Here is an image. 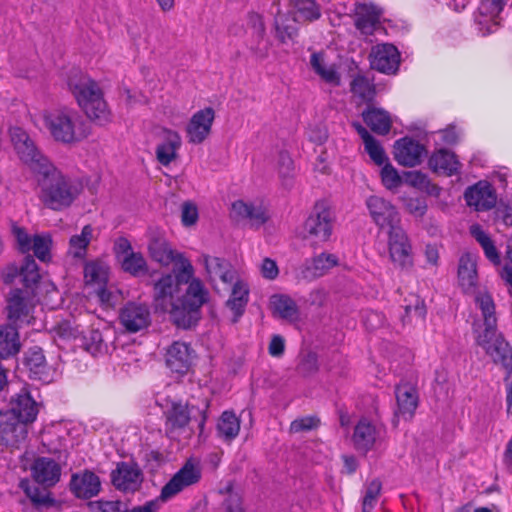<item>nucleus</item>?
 Wrapping results in <instances>:
<instances>
[{"mask_svg":"<svg viewBox=\"0 0 512 512\" xmlns=\"http://www.w3.org/2000/svg\"><path fill=\"white\" fill-rule=\"evenodd\" d=\"M193 274L191 263L183 261L175 276L165 274L154 284L156 309L169 313L172 322L184 329L197 324L201 307L209 301V291Z\"/></svg>","mask_w":512,"mask_h":512,"instance_id":"obj_1","label":"nucleus"},{"mask_svg":"<svg viewBox=\"0 0 512 512\" xmlns=\"http://www.w3.org/2000/svg\"><path fill=\"white\" fill-rule=\"evenodd\" d=\"M4 283L12 284L17 279L26 289H12L7 297V317L16 327L23 324L29 325L33 319V305L31 303V292L28 288H32L40 280L38 266L31 255L24 257L20 264H9L2 273Z\"/></svg>","mask_w":512,"mask_h":512,"instance_id":"obj_2","label":"nucleus"},{"mask_svg":"<svg viewBox=\"0 0 512 512\" xmlns=\"http://www.w3.org/2000/svg\"><path fill=\"white\" fill-rule=\"evenodd\" d=\"M38 412L37 402L26 390L12 397L9 407L0 411V442L12 447L24 442Z\"/></svg>","mask_w":512,"mask_h":512,"instance_id":"obj_3","label":"nucleus"},{"mask_svg":"<svg viewBox=\"0 0 512 512\" xmlns=\"http://www.w3.org/2000/svg\"><path fill=\"white\" fill-rule=\"evenodd\" d=\"M36 173L42 176L39 179V198L51 210L61 211L70 207L81 193V183L64 175L51 162L48 169Z\"/></svg>","mask_w":512,"mask_h":512,"instance_id":"obj_4","label":"nucleus"},{"mask_svg":"<svg viewBox=\"0 0 512 512\" xmlns=\"http://www.w3.org/2000/svg\"><path fill=\"white\" fill-rule=\"evenodd\" d=\"M68 87L86 116L99 125L110 120V111L98 83L80 71L68 78Z\"/></svg>","mask_w":512,"mask_h":512,"instance_id":"obj_5","label":"nucleus"},{"mask_svg":"<svg viewBox=\"0 0 512 512\" xmlns=\"http://www.w3.org/2000/svg\"><path fill=\"white\" fill-rule=\"evenodd\" d=\"M43 119L53 139L63 144L80 142L89 134L79 113L68 107L45 111Z\"/></svg>","mask_w":512,"mask_h":512,"instance_id":"obj_6","label":"nucleus"},{"mask_svg":"<svg viewBox=\"0 0 512 512\" xmlns=\"http://www.w3.org/2000/svg\"><path fill=\"white\" fill-rule=\"evenodd\" d=\"M201 479V469L192 461H187L182 468L162 487L160 495L152 500L146 501L129 509L127 512H158L161 506L183 491L185 488L194 485Z\"/></svg>","mask_w":512,"mask_h":512,"instance_id":"obj_7","label":"nucleus"},{"mask_svg":"<svg viewBox=\"0 0 512 512\" xmlns=\"http://www.w3.org/2000/svg\"><path fill=\"white\" fill-rule=\"evenodd\" d=\"M334 215L325 202H317L304 223V239L314 247L330 240Z\"/></svg>","mask_w":512,"mask_h":512,"instance_id":"obj_8","label":"nucleus"},{"mask_svg":"<svg viewBox=\"0 0 512 512\" xmlns=\"http://www.w3.org/2000/svg\"><path fill=\"white\" fill-rule=\"evenodd\" d=\"M12 145L20 158L33 172L50 167L49 159L37 148L33 139L21 127H12L9 130Z\"/></svg>","mask_w":512,"mask_h":512,"instance_id":"obj_9","label":"nucleus"},{"mask_svg":"<svg viewBox=\"0 0 512 512\" xmlns=\"http://www.w3.org/2000/svg\"><path fill=\"white\" fill-rule=\"evenodd\" d=\"M476 341L495 363L501 364L506 371L512 369V349L502 336L496 335V328L484 330Z\"/></svg>","mask_w":512,"mask_h":512,"instance_id":"obj_10","label":"nucleus"},{"mask_svg":"<svg viewBox=\"0 0 512 512\" xmlns=\"http://www.w3.org/2000/svg\"><path fill=\"white\" fill-rule=\"evenodd\" d=\"M366 206L373 222L381 229L390 232L401 227V217L397 208L388 200L380 196H370Z\"/></svg>","mask_w":512,"mask_h":512,"instance_id":"obj_11","label":"nucleus"},{"mask_svg":"<svg viewBox=\"0 0 512 512\" xmlns=\"http://www.w3.org/2000/svg\"><path fill=\"white\" fill-rule=\"evenodd\" d=\"M389 257L394 267L409 271L414 265L412 246L404 230L399 227L388 232Z\"/></svg>","mask_w":512,"mask_h":512,"instance_id":"obj_12","label":"nucleus"},{"mask_svg":"<svg viewBox=\"0 0 512 512\" xmlns=\"http://www.w3.org/2000/svg\"><path fill=\"white\" fill-rule=\"evenodd\" d=\"M147 249L150 258L163 266L176 263L183 267V261H188L183 254L172 248L164 233L158 230H149Z\"/></svg>","mask_w":512,"mask_h":512,"instance_id":"obj_13","label":"nucleus"},{"mask_svg":"<svg viewBox=\"0 0 512 512\" xmlns=\"http://www.w3.org/2000/svg\"><path fill=\"white\" fill-rule=\"evenodd\" d=\"M383 429L368 418H361L354 427L352 443L356 451L366 455L381 441Z\"/></svg>","mask_w":512,"mask_h":512,"instance_id":"obj_14","label":"nucleus"},{"mask_svg":"<svg viewBox=\"0 0 512 512\" xmlns=\"http://www.w3.org/2000/svg\"><path fill=\"white\" fill-rule=\"evenodd\" d=\"M119 322L128 333H137L151 323L149 307L144 303L128 302L119 312Z\"/></svg>","mask_w":512,"mask_h":512,"instance_id":"obj_15","label":"nucleus"},{"mask_svg":"<svg viewBox=\"0 0 512 512\" xmlns=\"http://www.w3.org/2000/svg\"><path fill=\"white\" fill-rule=\"evenodd\" d=\"M110 477L112 485L124 493L137 491L143 481L141 469L133 462H118Z\"/></svg>","mask_w":512,"mask_h":512,"instance_id":"obj_16","label":"nucleus"},{"mask_svg":"<svg viewBox=\"0 0 512 512\" xmlns=\"http://www.w3.org/2000/svg\"><path fill=\"white\" fill-rule=\"evenodd\" d=\"M369 58L371 68L385 74H394L400 64V53L397 47L390 43L372 47Z\"/></svg>","mask_w":512,"mask_h":512,"instance_id":"obj_17","label":"nucleus"},{"mask_svg":"<svg viewBox=\"0 0 512 512\" xmlns=\"http://www.w3.org/2000/svg\"><path fill=\"white\" fill-rule=\"evenodd\" d=\"M230 216L238 223L247 221L252 227L256 228L265 224L269 219L267 210L262 204L243 200L232 203Z\"/></svg>","mask_w":512,"mask_h":512,"instance_id":"obj_18","label":"nucleus"},{"mask_svg":"<svg viewBox=\"0 0 512 512\" xmlns=\"http://www.w3.org/2000/svg\"><path fill=\"white\" fill-rule=\"evenodd\" d=\"M464 199L476 211H488L495 206L497 195L489 182L479 181L465 190Z\"/></svg>","mask_w":512,"mask_h":512,"instance_id":"obj_19","label":"nucleus"},{"mask_svg":"<svg viewBox=\"0 0 512 512\" xmlns=\"http://www.w3.org/2000/svg\"><path fill=\"white\" fill-rule=\"evenodd\" d=\"M214 118L215 112L211 107L197 111L186 127L188 141L192 144L202 143L211 132Z\"/></svg>","mask_w":512,"mask_h":512,"instance_id":"obj_20","label":"nucleus"},{"mask_svg":"<svg viewBox=\"0 0 512 512\" xmlns=\"http://www.w3.org/2000/svg\"><path fill=\"white\" fill-rule=\"evenodd\" d=\"M382 11L373 4H355L353 20L354 25L361 34L370 36L380 26Z\"/></svg>","mask_w":512,"mask_h":512,"instance_id":"obj_21","label":"nucleus"},{"mask_svg":"<svg viewBox=\"0 0 512 512\" xmlns=\"http://www.w3.org/2000/svg\"><path fill=\"white\" fill-rule=\"evenodd\" d=\"M193 350L191 347L180 341L173 342L167 349L165 355V362L167 367L172 371L179 374L186 373L192 363Z\"/></svg>","mask_w":512,"mask_h":512,"instance_id":"obj_22","label":"nucleus"},{"mask_svg":"<svg viewBox=\"0 0 512 512\" xmlns=\"http://www.w3.org/2000/svg\"><path fill=\"white\" fill-rule=\"evenodd\" d=\"M34 480L44 487H53L61 477V466L53 459L39 457L35 459L31 467Z\"/></svg>","mask_w":512,"mask_h":512,"instance_id":"obj_23","label":"nucleus"},{"mask_svg":"<svg viewBox=\"0 0 512 512\" xmlns=\"http://www.w3.org/2000/svg\"><path fill=\"white\" fill-rule=\"evenodd\" d=\"M394 149L396 161L406 167H414L420 164L425 152L423 145L408 137L397 140Z\"/></svg>","mask_w":512,"mask_h":512,"instance_id":"obj_24","label":"nucleus"},{"mask_svg":"<svg viewBox=\"0 0 512 512\" xmlns=\"http://www.w3.org/2000/svg\"><path fill=\"white\" fill-rule=\"evenodd\" d=\"M162 142L156 147V158L164 166H168L177 157V151L181 147V137L178 132L168 129H161Z\"/></svg>","mask_w":512,"mask_h":512,"instance_id":"obj_25","label":"nucleus"},{"mask_svg":"<svg viewBox=\"0 0 512 512\" xmlns=\"http://www.w3.org/2000/svg\"><path fill=\"white\" fill-rule=\"evenodd\" d=\"M70 489L77 498L89 499L96 496L101 490L100 478L91 471L83 474H73Z\"/></svg>","mask_w":512,"mask_h":512,"instance_id":"obj_26","label":"nucleus"},{"mask_svg":"<svg viewBox=\"0 0 512 512\" xmlns=\"http://www.w3.org/2000/svg\"><path fill=\"white\" fill-rule=\"evenodd\" d=\"M397 401L396 416L411 419L418 406V393L415 387L408 383L400 384L395 388Z\"/></svg>","mask_w":512,"mask_h":512,"instance_id":"obj_27","label":"nucleus"},{"mask_svg":"<svg viewBox=\"0 0 512 512\" xmlns=\"http://www.w3.org/2000/svg\"><path fill=\"white\" fill-rule=\"evenodd\" d=\"M338 264L339 259L335 254L321 253L305 263L302 277L309 280L322 277Z\"/></svg>","mask_w":512,"mask_h":512,"instance_id":"obj_28","label":"nucleus"},{"mask_svg":"<svg viewBox=\"0 0 512 512\" xmlns=\"http://www.w3.org/2000/svg\"><path fill=\"white\" fill-rule=\"evenodd\" d=\"M203 262L210 280L219 278L225 284H232L237 273L232 265L223 258L203 255Z\"/></svg>","mask_w":512,"mask_h":512,"instance_id":"obj_29","label":"nucleus"},{"mask_svg":"<svg viewBox=\"0 0 512 512\" xmlns=\"http://www.w3.org/2000/svg\"><path fill=\"white\" fill-rule=\"evenodd\" d=\"M166 432L173 434L183 430L190 422V410L186 403L172 402L171 406L165 411Z\"/></svg>","mask_w":512,"mask_h":512,"instance_id":"obj_30","label":"nucleus"},{"mask_svg":"<svg viewBox=\"0 0 512 512\" xmlns=\"http://www.w3.org/2000/svg\"><path fill=\"white\" fill-rule=\"evenodd\" d=\"M508 0H481L478 7V15L476 16V22L480 26H486L487 32L493 31L492 26H497V18L502 12L504 6Z\"/></svg>","mask_w":512,"mask_h":512,"instance_id":"obj_31","label":"nucleus"},{"mask_svg":"<svg viewBox=\"0 0 512 512\" xmlns=\"http://www.w3.org/2000/svg\"><path fill=\"white\" fill-rule=\"evenodd\" d=\"M458 281L465 292L473 290L477 285L478 274L476 259L470 253L463 254L459 259Z\"/></svg>","mask_w":512,"mask_h":512,"instance_id":"obj_32","label":"nucleus"},{"mask_svg":"<svg viewBox=\"0 0 512 512\" xmlns=\"http://www.w3.org/2000/svg\"><path fill=\"white\" fill-rule=\"evenodd\" d=\"M21 343L18 327L13 324L0 326V358L8 359L19 353Z\"/></svg>","mask_w":512,"mask_h":512,"instance_id":"obj_33","label":"nucleus"},{"mask_svg":"<svg viewBox=\"0 0 512 512\" xmlns=\"http://www.w3.org/2000/svg\"><path fill=\"white\" fill-rule=\"evenodd\" d=\"M231 295L226 302L227 307L233 312L232 322L236 323L244 313L248 303L249 289L247 285L237 278L233 281Z\"/></svg>","mask_w":512,"mask_h":512,"instance_id":"obj_34","label":"nucleus"},{"mask_svg":"<svg viewBox=\"0 0 512 512\" xmlns=\"http://www.w3.org/2000/svg\"><path fill=\"white\" fill-rule=\"evenodd\" d=\"M429 166L435 172H441L447 176L457 174L460 169V163L456 155L446 149H440L432 154L429 159Z\"/></svg>","mask_w":512,"mask_h":512,"instance_id":"obj_35","label":"nucleus"},{"mask_svg":"<svg viewBox=\"0 0 512 512\" xmlns=\"http://www.w3.org/2000/svg\"><path fill=\"white\" fill-rule=\"evenodd\" d=\"M111 334L110 329L104 332L99 329H90L81 337L82 347L93 356L102 355L108 352L106 338Z\"/></svg>","mask_w":512,"mask_h":512,"instance_id":"obj_36","label":"nucleus"},{"mask_svg":"<svg viewBox=\"0 0 512 512\" xmlns=\"http://www.w3.org/2000/svg\"><path fill=\"white\" fill-rule=\"evenodd\" d=\"M364 122L370 129L380 135H386L391 129L390 115L383 109L368 107L362 112Z\"/></svg>","mask_w":512,"mask_h":512,"instance_id":"obj_37","label":"nucleus"},{"mask_svg":"<svg viewBox=\"0 0 512 512\" xmlns=\"http://www.w3.org/2000/svg\"><path fill=\"white\" fill-rule=\"evenodd\" d=\"M403 309L404 314L401 316V322L403 325L411 324L413 321L417 320H425L427 314L426 305L424 300H422L418 295L410 294L405 298Z\"/></svg>","mask_w":512,"mask_h":512,"instance_id":"obj_38","label":"nucleus"},{"mask_svg":"<svg viewBox=\"0 0 512 512\" xmlns=\"http://www.w3.org/2000/svg\"><path fill=\"white\" fill-rule=\"evenodd\" d=\"M240 431V420L234 412L224 411L217 423V435L225 442H231Z\"/></svg>","mask_w":512,"mask_h":512,"instance_id":"obj_39","label":"nucleus"},{"mask_svg":"<svg viewBox=\"0 0 512 512\" xmlns=\"http://www.w3.org/2000/svg\"><path fill=\"white\" fill-rule=\"evenodd\" d=\"M294 16L302 21L313 22L321 17V7L316 0H289Z\"/></svg>","mask_w":512,"mask_h":512,"instance_id":"obj_40","label":"nucleus"},{"mask_svg":"<svg viewBox=\"0 0 512 512\" xmlns=\"http://www.w3.org/2000/svg\"><path fill=\"white\" fill-rule=\"evenodd\" d=\"M271 305L274 314H277L282 319L293 322L296 321L299 317L297 304L289 296L274 295L271 298Z\"/></svg>","mask_w":512,"mask_h":512,"instance_id":"obj_41","label":"nucleus"},{"mask_svg":"<svg viewBox=\"0 0 512 512\" xmlns=\"http://www.w3.org/2000/svg\"><path fill=\"white\" fill-rule=\"evenodd\" d=\"M118 262L120 263L121 269L133 277L139 278L148 273V263L141 252L134 251L122 257Z\"/></svg>","mask_w":512,"mask_h":512,"instance_id":"obj_42","label":"nucleus"},{"mask_svg":"<svg viewBox=\"0 0 512 512\" xmlns=\"http://www.w3.org/2000/svg\"><path fill=\"white\" fill-rule=\"evenodd\" d=\"M310 65L314 72L325 82L338 86L340 85V75L334 66H326L324 61V53L316 52L310 57Z\"/></svg>","mask_w":512,"mask_h":512,"instance_id":"obj_43","label":"nucleus"},{"mask_svg":"<svg viewBox=\"0 0 512 512\" xmlns=\"http://www.w3.org/2000/svg\"><path fill=\"white\" fill-rule=\"evenodd\" d=\"M94 228L85 225L78 235H73L69 241V254L75 258H83L86 255L87 247L93 237Z\"/></svg>","mask_w":512,"mask_h":512,"instance_id":"obj_44","label":"nucleus"},{"mask_svg":"<svg viewBox=\"0 0 512 512\" xmlns=\"http://www.w3.org/2000/svg\"><path fill=\"white\" fill-rule=\"evenodd\" d=\"M24 363L31 373V377L41 379L46 370V360L40 347L30 348L26 354Z\"/></svg>","mask_w":512,"mask_h":512,"instance_id":"obj_45","label":"nucleus"},{"mask_svg":"<svg viewBox=\"0 0 512 512\" xmlns=\"http://www.w3.org/2000/svg\"><path fill=\"white\" fill-rule=\"evenodd\" d=\"M350 91L363 103L371 102L376 94L374 85L367 77L361 74L356 75L351 81Z\"/></svg>","mask_w":512,"mask_h":512,"instance_id":"obj_46","label":"nucleus"},{"mask_svg":"<svg viewBox=\"0 0 512 512\" xmlns=\"http://www.w3.org/2000/svg\"><path fill=\"white\" fill-rule=\"evenodd\" d=\"M484 318V330L496 328L495 305L489 294H479L475 298Z\"/></svg>","mask_w":512,"mask_h":512,"instance_id":"obj_47","label":"nucleus"},{"mask_svg":"<svg viewBox=\"0 0 512 512\" xmlns=\"http://www.w3.org/2000/svg\"><path fill=\"white\" fill-rule=\"evenodd\" d=\"M107 274V267L100 261H91L85 264L84 278L88 284H104Z\"/></svg>","mask_w":512,"mask_h":512,"instance_id":"obj_48","label":"nucleus"},{"mask_svg":"<svg viewBox=\"0 0 512 512\" xmlns=\"http://www.w3.org/2000/svg\"><path fill=\"white\" fill-rule=\"evenodd\" d=\"M382 489V483L378 479L372 480L366 487L363 498L362 511L371 512L377 503Z\"/></svg>","mask_w":512,"mask_h":512,"instance_id":"obj_49","label":"nucleus"},{"mask_svg":"<svg viewBox=\"0 0 512 512\" xmlns=\"http://www.w3.org/2000/svg\"><path fill=\"white\" fill-rule=\"evenodd\" d=\"M405 182L415 188L426 190L432 193L438 189L437 186L433 185L428 176L421 171H410L405 174Z\"/></svg>","mask_w":512,"mask_h":512,"instance_id":"obj_50","label":"nucleus"},{"mask_svg":"<svg viewBox=\"0 0 512 512\" xmlns=\"http://www.w3.org/2000/svg\"><path fill=\"white\" fill-rule=\"evenodd\" d=\"M88 507L92 512H127L128 504L120 500H96L90 501Z\"/></svg>","mask_w":512,"mask_h":512,"instance_id":"obj_51","label":"nucleus"},{"mask_svg":"<svg viewBox=\"0 0 512 512\" xmlns=\"http://www.w3.org/2000/svg\"><path fill=\"white\" fill-rule=\"evenodd\" d=\"M51 238L45 235H35L32 238L31 250L41 261H46L50 257Z\"/></svg>","mask_w":512,"mask_h":512,"instance_id":"obj_52","label":"nucleus"},{"mask_svg":"<svg viewBox=\"0 0 512 512\" xmlns=\"http://www.w3.org/2000/svg\"><path fill=\"white\" fill-rule=\"evenodd\" d=\"M21 487L35 506L49 505L53 503V499L50 497L49 492L41 490L37 486H24L23 483L21 484Z\"/></svg>","mask_w":512,"mask_h":512,"instance_id":"obj_53","label":"nucleus"},{"mask_svg":"<svg viewBox=\"0 0 512 512\" xmlns=\"http://www.w3.org/2000/svg\"><path fill=\"white\" fill-rule=\"evenodd\" d=\"M384 164L385 165L381 170V179L383 185L390 190L397 188L401 184V178L397 170L388 162Z\"/></svg>","mask_w":512,"mask_h":512,"instance_id":"obj_54","label":"nucleus"},{"mask_svg":"<svg viewBox=\"0 0 512 512\" xmlns=\"http://www.w3.org/2000/svg\"><path fill=\"white\" fill-rule=\"evenodd\" d=\"M364 145L366 152L375 164L383 165L388 160L384 149L375 138L366 142Z\"/></svg>","mask_w":512,"mask_h":512,"instance_id":"obj_55","label":"nucleus"},{"mask_svg":"<svg viewBox=\"0 0 512 512\" xmlns=\"http://www.w3.org/2000/svg\"><path fill=\"white\" fill-rule=\"evenodd\" d=\"M320 424L319 418L315 416H306L292 421L290 431L292 433H300L310 431L317 428Z\"/></svg>","mask_w":512,"mask_h":512,"instance_id":"obj_56","label":"nucleus"},{"mask_svg":"<svg viewBox=\"0 0 512 512\" xmlns=\"http://www.w3.org/2000/svg\"><path fill=\"white\" fill-rule=\"evenodd\" d=\"M299 371L304 375H311L318 370V359L315 353L306 354L298 366Z\"/></svg>","mask_w":512,"mask_h":512,"instance_id":"obj_57","label":"nucleus"},{"mask_svg":"<svg viewBox=\"0 0 512 512\" xmlns=\"http://www.w3.org/2000/svg\"><path fill=\"white\" fill-rule=\"evenodd\" d=\"M181 219L184 226L194 225L198 220L197 207L191 202H184L182 205Z\"/></svg>","mask_w":512,"mask_h":512,"instance_id":"obj_58","label":"nucleus"},{"mask_svg":"<svg viewBox=\"0 0 512 512\" xmlns=\"http://www.w3.org/2000/svg\"><path fill=\"white\" fill-rule=\"evenodd\" d=\"M298 34V30L294 25L276 22V37L285 43L287 40H293Z\"/></svg>","mask_w":512,"mask_h":512,"instance_id":"obj_59","label":"nucleus"},{"mask_svg":"<svg viewBox=\"0 0 512 512\" xmlns=\"http://www.w3.org/2000/svg\"><path fill=\"white\" fill-rule=\"evenodd\" d=\"M13 233L19 245V249L23 253L29 252L31 250L32 239L29 236V234L25 231V229L21 227H14Z\"/></svg>","mask_w":512,"mask_h":512,"instance_id":"obj_60","label":"nucleus"},{"mask_svg":"<svg viewBox=\"0 0 512 512\" xmlns=\"http://www.w3.org/2000/svg\"><path fill=\"white\" fill-rule=\"evenodd\" d=\"M134 252L130 241L125 237H119L114 243V253L117 260H121L125 255Z\"/></svg>","mask_w":512,"mask_h":512,"instance_id":"obj_61","label":"nucleus"},{"mask_svg":"<svg viewBox=\"0 0 512 512\" xmlns=\"http://www.w3.org/2000/svg\"><path fill=\"white\" fill-rule=\"evenodd\" d=\"M230 490L231 488L228 487L229 495L224 502L226 512H244L241 497Z\"/></svg>","mask_w":512,"mask_h":512,"instance_id":"obj_62","label":"nucleus"},{"mask_svg":"<svg viewBox=\"0 0 512 512\" xmlns=\"http://www.w3.org/2000/svg\"><path fill=\"white\" fill-rule=\"evenodd\" d=\"M247 25L253 29L254 33L262 37L265 32L262 16L255 12H250L247 15Z\"/></svg>","mask_w":512,"mask_h":512,"instance_id":"obj_63","label":"nucleus"},{"mask_svg":"<svg viewBox=\"0 0 512 512\" xmlns=\"http://www.w3.org/2000/svg\"><path fill=\"white\" fill-rule=\"evenodd\" d=\"M269 353L274 357H280L285 350L284 338L280 335H274L269 343Z\"/></svg>","mask_w":512,"mask_h":512,"instance_id":"obj_64","label":"nucleus"}]
</instances>
